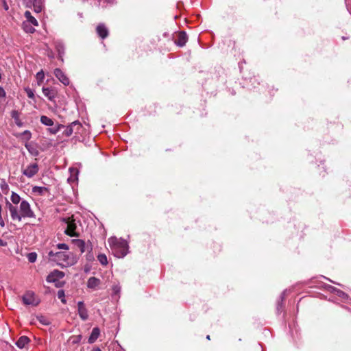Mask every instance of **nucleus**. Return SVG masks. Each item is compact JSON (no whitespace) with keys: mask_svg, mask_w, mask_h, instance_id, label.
<instances>
[{"mask_svg":"<svg viewBox=\"0 0 351 351\" xmlns=\"http://www.w3.org/2000/svg\"><path fill=\"white\" fill-rule=\"evenodd\" d=\"M108 243L115 256L122 258L128 254V245L126 241L112 237L108 239Z\"/></svg>","mask_w":351,"mask_h":351,"instance_id":"nucleus-1","label":"nucleus"},{"mask_svg":"<svg viewBox=\"0 0 351 351\" xmlns=\"http://www.w3.org/2000/svg\"><path fill=\"white\" fill-rule=\"evenodd\" d=\"M48 254L51 260L57 262L60 265L69 266L73 265L76 263V260L71 253L67 254L63 252H54L51 250Z\"/></svg>","mask_w":351,"mask_h":351,"instance_id":"nucleus-2","label":"nucleus"},{"mask_svg":"<svg viewBox=\"0 0 351 351\" xmlns=\"http://www.w3.org/2000/svg\"><path fill=\"white\" fill-rule=\"evenodd\" d=\"M62 221L67 225L64 233L70 237H77L78 234L75 231L77 226L73 217L64 218Z\"/></svg>","mask_w":351,"mask_h":351,"instance_id":"nucleus-3","label":"nucleus"},{"mask_svg":"<svg viewBox=\"0 0 351 351\" xmlns=\"http://www.w3.org/2000/svg\"><path fill=\"white\" fill-rule=\"evenodd\" d=\"M20 215L21 216V218H32L35 217L33 210L31 209L29 204L25 200H23L21 202Z\"/></svg>","mask_w":351,"mask_h":351,"instance_id":"nucleus-4","label":"nucleus"},{"mask_svg":"<svg viewBox=\"0 0 351 351\" xmlns=\"http://www.w3.org/2000/svg\"><path fill=\"white\" fill-rule=\"evenodd\" d=\"M82 128V125L80 123V122H79L78 121H75L66 127V128L63 132V134L66 136H70L73 133L77 134L79 133Z\"/></svg>","mask_w":351,"mask_h":351,"instance_id":"nucleus-5","label":"nucleus"},{"mask_svg":"<svg viewBox=\"0 0 351 351\" xmlns=\"http://www.w3.org/2000/svg\"><path fill=\"white\" fill-rule=\"evenodd\" d=\"M6 207L10 213L12 219L14 221L20 222L21 221V216L18 211L17 207L8 201L6 202Z\"/></svg>","mask_w":351,"mask_h":351,"instance_id":"nucleus-6","label":"nucleus"},{"mask_svg":"<svg viewBox=\"0 0 351 351\" xmlns=\"http://www.w3.org/2000/svg\"><path fill=\"white\" fill-rule=\"evenodd\" d=\"M39 168L37 163H33L23 170V174L30 178L34 176L38 172Z\"/></svg>","mask_w":351,"mask_h":351,"instance_id":"nucleus-7","label":"nucleus"},{"mask_svg":"<svg viewBox=\"0 0 351 351\" xmlns=\"http://www.w3.org/2000/svg\"><path fill=\"white\" fill-rule=\"evenodd\" d=\"M23 302L25 304L37 306L38 302L36 300L34 293L33 292H27L23 297Z\"/></svg>","mask_w":351,"mask_h":351,"instance_id":"nucleus-8","label":"nucleus"},{"mask_svg":"<svg viewBox=\"0 0 351 351\" xmlns=\"http://www.w3.org/2000/svg\"><path fill=\"white\" fill-rule=\"evenodd\" d=\"M55 76L62 83L64 86H68L70 83L69 77L60 69H55L53 71Z\"/></svg>","mask_w":351,"mask_h":351,"instance_id":"nucleus-9","label":"nucleus"},{"mask_svg":"<svg viewBox=\"0 0 351 351\" xmlns=\"http://www.w3.org/2000/svg\"><path fill=\"white\" fill-rule=\"evenodd\" d=\"M96 32L101 39L106 38L109 35V31L104 23H99L96 27Z\"/></svg>","mask_w":351,"mask_h":351,"instance_id":"nucleus-10","label":"nucleus"},{"mask_svg":"<svg viewBox=\"0 0 351 351\" xmlns=\"http://www.w3.org/2000/svg\"><path fill=\"white\" fill-rule=\"evenodd\" d=\"M77 311L79 316L82 320L85 321L88 319V311L84 305V303L82 301H80L77 302Z\"/></svg>","mask_w":351,"mask_h":351,"instance_id":"nucleus-11","label":"nucleus"},{"mask_svg":"<svg viewBox=\"0 0 351 351\" xmlns=\"http://www.w3.org/2000/svg\"><path fill=\"white\" fill-rule=\"evenodd\" d=\"M72 243L77 247L81 253L85 252L86 250L91 249L88 244H86L84 241L82 239H73Z\"/></svg>","mask_w":351,"mask_h":351,"instance_id":"nucleus-12","label":"nucleus"},{"mask_svg":"<svg viewBox=\"0 0 351 351\" xmlns=\"http://www.w3.org/2000/svg\"><path fill=\"white\" fill-rule=\"evenodd\" d=\"M188 37L185 32H179L177 34V38L175 40V43L179 47H183L187 42Z\"/></svg>","mask_w":351,"mask_h":351,"instance_id":"nucleus-13","label":"nucleus"},{"mask_svg":"<svg viewBox=\"0 0 351 351\" xmlns=\"http://www.w3.org/2000/svg\"><path fill=\"white\" fill-rule=\"evenodd\" d=\"M64 274L62 271L58 270H54L53 272L49 274L47 277V280L49 282H53L59 279L64 277Z\"/></svg>","mask_w":351,"mask_h":351,"instance_id":"nucleus-14","label":"nucleus"},{"mask_svg":"<svg viewBox=\"0 0 351 351\" xmlns=\"http://www.w3.org/2000/svg\"><path fill=\"white\" fill-rule=\"evenodd\" d=\"M42 90H43L44 95L45 97H47L51 101L53 100L54 98L57 95L56 91L53 88H51L43 87Z\"/></svg>","mask_w":351,"mask_h":351,"instance_id":"nucleus-15","label":"nucleus"},{"mask_svg":"<svg viewBox=\"0 0 351 351\" xmlns=\"http://www.w3.org/2000/svg\"><path fill=\"white\" fill-rule=\"evenodd\" d=\"M101 284V280L95 277H90L87 281V287L90 289H95Z\"/></svg>","mask_w":351,"mask_h":351,"instance_id":"nucleus-16","label":"nucleus"},{"mask_svg":"<svg viewBox=\"0 0 351 351\" xmlns=\"http://www.w3.org/2000/svg\"><path fill=\"white\" fill-rule=\"evenodd\" d=\"M24 16L26 19V21L27 23L32 24L34 26H38V23L37 20L32 15L31 12L28 10L25 12Z\"/></svg>","mask_w":351,"mask_h":351,"instance_id":"nucleus-17","label":"nucleus"},{"mask_svg":"<svg viewBox=\"0 0 351 351\" xmlns=\"http://www.w3.org/2000/svg\"><path fill=\"white\" fill-rule=\"evenodd\" d=\"M100 334V330L98 328H94L92 330L91 334L88 338V343H94L97 339L99 337Z\"/></svg>","mask_w":351,"mask_h":351,"instance_id":"nucleus-18","label":"nucleus"},{"mask_svg":"<svg viewBox=\"0 0 351 351\" xmlns=\"http://www.w3.org/2000/svg\"><path fill=\"white\" fill-rule=\"evenodd\" d=\"M11 117L14 120V122L16 125L19 127H21L23 125V123L20 119V112L16 110H14L11 112Z\"/></svg>","mask_w":351,"mask_h":351,"instance_id":"nucleus-19","label":"nucleus"},{"mask_svg":"<svg viewBox=\"0 0 351 351\" xmlns=\"http://www.w3.org/2000/svg\"><path fill=\"white\" fill-rule=\"evenodd\" d=\"M29 341L30 340L27 336H21L16 342V345L19 348H23Z\"/></svg>","mask_w":351,"mask_h":351,"instance_id":"nucleus-20","label":"nucleus"},{"mask_svg":"<svg viewBox=\"0 0 351 351\" xmlns=\"http://www.w3.org/2000/svg\"><path fill=\"white\" fill-rule=\"evenodd\" d=\"M32 191L38 195H43L45 193H49V189L44 186H35L32 188Z\"/></svg>","mask_w":351,"mask_h":351,"instance_id":"nucleus-21","label":"nucleus"},{"mask_svg":"<svg viewBox=\"0 0 351 351\" xmlns=\"http://www.w3.org/2000/svg\"><path fill=\"white\" fill-rule=\"evenodd\" d=\"M40 122L43 125H45L47 126H52L53 125V121L51 118H49L45 115H43L40 117Z\"/></svg>","mask_w":351,"mask_h":351,"instance_id":"nucleus-22","label":"nucleus"},{"mask_svg":"<svg viewBox=\"0 0 351 351\" xmlns=\"http://www.w3.org/2000/svg\"><path fill=\"white\" fill-rule=\"evenodd\" d=\"M25 148L28 150V152L33 156H36L38 155V152L36 149L33 147L29 143L26 142L25 143Z\"/></svg>","mask_w":351,"mask_h":351,"instance_id":"nucleus-23","label":"nucleus"},{"mask_svg":"<svg viewBox=\"0 0 351 351\" xmlns=\"http://www.w3.org/2000/svg\"><path fill=\"white\" fill-rule=\"evenodd\" d=\"M64 125L62 124H58L56 127L48 128L47 131L51 134H56L58 133V131H60L62 128H64Z\"/></svg>","mask_w":351,"mask_h":351,"instance_id":"nucleus-24","label":"nucleus"},{"mask_svg":"<svg viewBox=\"0 0 351 351\" xmlns=\"http://www.w3.org/2000/svg\"><path fill=\"white\" fill-rule=\"evenodd\" d=\"M23 28L24 31L27 33L32 34L35 32V29L32 25H30L29 23H27V22L23 23Z\"/></svg>","mask_w":351,"mask_h":351,"instance_id":"nucleus-25","label":"nucleus"},{"mask_svg":"<svg viewBox=\"0 0 351 351\" xmlns=\"http://www.w3.org/2000/svg\"><path fill=\"white\" fill-rule=\"evenodd\" d=\"M97 260L102 265H108V259L107 256L104 254H99L97 256Z\"/></svg>","mask_w":351,"mask_h":351,"instance_id":"nucleus-26","label":"nucleus"},{"mask_svg":"<svg viewBox=\"0 0 351 351\" xmlns=\"http://www.w3.org/2000/svg\"><path fill=\"white\" fill-rule=\"evenodd\" d=\"M11 201L14 204H18L21 201V197L16 193L12 192L11 195Z\"/></svg>","mask_w":351,"mask_h":351,"instance_id":"nucleus-27","label":"nucleus"},{"mask_svg":"<svg viewBox=\"0 0 351 351\" xmlns=\"http://www.w3.org/2000/svg\"><path fill=\"white\" fill-rule=\"evenodd\" d=\"M45 77L44 72L41 70L40 71L38 72L36 74V80L38 81V84L40 85L41 83L43 82Z\"/></svg>","mask_w":351,"mask_h":351,"instance_id":"nucleus-28","label":"nucleus"},{"mask_svg":"<svg viewBox=\"0 0 351 351\" xmlns=\"http://www.w3.org/2000/svg\"><path fill=\"white\" fill-rule=\"evenodd\" d=\"M27 257L29 263H34L37 258V254L36 252H30L27 254Z\"/></svg>","mask_w":351,"mask_h":351,"instance_id":"nucleus-29","label":"nucleus"},{"mask_svg":"<svg viewBox=\"0 0 351 351\" xmlns=\"http://www.w3.org/2000/svg\"><path fill=\"white\" fill-rule=\"evenodd\" d=\"M37 319L43 325L48 326V325L50 324V322L49 321V319L47 318H46L45 317H44V316H42V315L41 316H38L37 317Z\"/></svg>","mask_w":351,"mask_h":351,"instance_id":"nucleus-30","label":"nucleus"},{"mask_svg":"<svg viewBox=\"0 0 351 351\" xmlns=\"http://www.w3.org/2000/svg\"><path fill=\"white\" fill-rule=\"evenodd\" d=\"M56 49H57V51H58V58H59L60 59H61V60H63V59H62V56H63V54H64V53L63 46H62V45H58V46L56 47Z\"/></svg>","mask_w":351,"mask_h":351,"instance_id":"nucleus-31","label":"nucleus"},{"mask_svg":"<svg viewBox=\"0 0 351 351\" xmlns=\"http://www.w3.org/2000/svg\"><path fill=\"white\" fill-rule=\"evenodd\" d=\"M57 295H58V298L61 300V302L63 304H65L66 303V300L64 298V297H65L64 291L63 290H59L58 291V294Z\"/></svg>","mask_w":351,"mask_h":351,"instance_id":"nucleus-32","label":"nucleus"},{"mask_svg":"<svg viewBox=\"0 0 351 351\" xmlns=\"http://www.w3.org/2000/svg\"><path fill=\"white\" fill-rule=\"evenodd\" d=\"M25 93H27V95L29 98L30 99H34V91L33 90H32L31 88H25Z\"/></svg>","mask_w":351,"mask_h":351,"instance_id":"nucleus-33","label":"nucleus"},{"mask_svg":"<svg viewBox=\"0 0 351 351\" xmlns=\"http://www.w3.org/2000/svg\"><path fill=\"white\" fill-rule=\"evenodd\" d=\"M40 0H34V5L35 8V11L36 12H40L41 11V6L40 5Z\"/></svg>","mask_w":351,"mask_h":351,"instance_id":"nucleus-34","label":"nucleus"},{"mask_svg":"<svg viewBox=\"0 0 351 351\" xmlns=\"http://www.w3.org/2000/svg\"><path fill=\"white\" fill-rule=\"evenodd\" d=\"M22 136H23L26 140V142H27L32 137V134L29 130L24 131L22 134Z\"/></svg>","mask_w":351,"mask_h":351,"instance_id":"nucleus-35","label":"nucleus"},{"mask_svg":"<svg viewBox=\"0 0 351 351\" xmlns=\"http://www.w3.org/2000/svg\"><path fill=\"white\" fill-rule=\"evenodd\" d=\"M57 247H58V249L65 250H68L69 249V246L65 243H58L57 245Z\"/></svg>","mask_w":351,"mask_h":351,"instance_id":"nucleus-36","label":"nucleus"},{"mask_svg":"<svg viewBox=\"0 0 351 351\" xmlns=\"http://www.w3.org/2000/svg\"><path fill=\"white\" fill-rule=\"evenodd\" d=\"M5 97V92L4 89L0 86V97Z\"/></svg>","mask_w":351,"mask_h":351,"instance_id":"nucleus-37","label":"nucleus"},{"mask_svg":"<svg viewBox=\"0 0 351 351\" xmlns=\"http://www.w3.org/2000/svg\"><path fill=\"white\" fill-rule=\"evenodd\" d=\"M7 245V242L0 238V246L4 247Z\"/></svg>","mask_w":351,"mask_h":351,"instance_id":"nucleus-38","label":"nucleus"},{"mask_svg":"<svg viewBox=\"0 0 351 351\" xmlns=\"http://www.w3.org/2000/svg\"><path fill=\"white\" fill-rule=\"evenodd\" d=\"M0 226L1 227L5 226V223H4V221L3 220L2 216H0Z\"/></svg>","mask_w":351,"mask_h":351,"instance_id":"nucleus-39","label":"nucleus"},{"mask_svg":"<svg viewBox=\"0 0 351 351\" xmlns=\"http://www.w3.org/2000/svg\"><path fill=\"white\" fill-rule=\"evenodd\" d=\"M93 351H101L99 348H95Z\"/></svg>","mask_w":351,"mask_h":351,"instance_id":"nucleus-40","label":"nucleus"},{"mask_svg":"<svg viewBox=\"0 0 351 351\" xmlns=\"http://www.w3.org/2000/svg\"><path fill=\"white\" fill-rule=\"evenodd\" d=\"M1 209H2V207H1V205L0 204V216H2L1 215Z\"/></svg>","mask_w":351,"mask_h":351,"instance_id":"nucleus-41","label":"nucleus"},{"mask_svg":"<svg viewBox=\"0 0 351 351\" xmlns=\"http://www.w3.org/2000/svg\"><path fill=\"white\" fill-rule=\"evenodd\" d=\"M206 339H207L208 340H210V335H207V336H206Z\"/></svg>","mask_w":351,"mask_h":351,"instance_id":"nucleus-42","label":"nucleus"},{"mask_svg":"<svg viewBox=\"0 0 351 351\" xmlns=\"http://www.w3.org/2000/svg\"><path fill=\"white\" fill-rule=\"evenodd\" d=\"M4 185H5V188L8 187V184H6L5 183H4Z\"/></svg>","mask_w":351,"mask_h":351,"instance_id":"nucleus-43","label":"nucleus"},{"mask_svg":"<svg viewBox=\"0 0 351 351\" xmlns=\"http://www.w3.org/2000/svg\"><path fill=\"white\" fill-rule=\"evenodd\" d=\"M3 188H5V186H1V189H3Z\"/></svg>","mask_w":351,"mask_h":351,"instance_id":"nucleus-44","label":"nucleus"},{"mask_svg":"<svg viewBox=\"0 0 351 351\" xmlns=\"http://www.w3.org/2000/svg\"><path fill=\"white\" fill-rule=\"evenodd\" d=\"M3 188H5V186H1V189H3Z\"/></svg>","mask_w":351,"mask_h":351,"instance_id":"nucleus-45","label":"nucleus"}]
</instances>
